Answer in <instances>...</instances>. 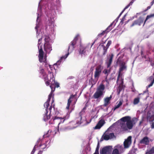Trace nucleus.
<instances>
[{"label":"nucleus","mask_w":154,"mask_h":154,"mask_svg":"<svg viewBox=\"0 0 154 154\" xmlns=\"http://www.w3.org/2000/svg\"><path fill=\"white\" fill-rule=\"evenodd\" d=\"M154 83V78L153 79L151 83L149 85H148L147 86H146V88H147L146 90L147 91H148V88H149L150 87L152 86V85Z\"/></svg>","instance_id":"nucleus-37"},{"label":"nucleus","mask_w":154,"mask_h":154,"mask_svg":"<svg viewBox=\"0 0 154 154\" xmlns=\"http://www.w3.org/2000/svg\"><path fill=\"white\" fill-rule=\"evenodd\" d=\"M151 7V6H148L147 8V9H146L144 11H146L147 10H149V9Z\"/></svg>","instance_id":"nucleus-50"},{"label":"nucleus","mask_w":154,"mask_h":154,"mask_svg":"<svg viewBox=\"0 0 154 154\" xmlns=\"http://www.w3.org/2000/svg\"><path fill=\"white\" fill-rule=\"evenodd\" d=\"M130 20H131V19L128 20L127 21H126L125 24L127 23Z\"/></svg>","instance_id":"nucleus-57"},{"label":"nucleus","mask_w":154,"mask_h":154,"mask_svg":"<svg viewBox=\"0 0 154 154\" xmlns=\"http://www.w3.org/2000/svg\"><path fill=\"white\" fill-rule=\"evenodd\" d=\"M121 147V146L118 145L115 146L112 154H121V152L119 151V149Z\"/></svg>","instance_id":"nucleus-18"},{"label":"nucleus","mask_w":154,"mask_h":154,"mask_svg":"<svg viewBox=\"0 0 154 154\" xmlns=\"http://www.w3.org/2000/svg\"><path fill=\"white\" fill-rule=\"evenodd\" d=\"M107 32H106V31L105 30L104 31H103L101 33L97 35V37L98 38L101 37L103 35H104Z\"/></svg>","instance_id":"nucleus-36"},{"label":"nucleus","mask_w":154,"mask_h":154,"mask_svg":"<svg viewBox=\"0 0 154 154\" xmlns=\"http://www.w3.org/2000/svg\"><path fill=\"white\" fill-rule=\"evenodd\" d=\"M131 137L129 136L127 139L125 140L124 142V145L125 148H128L131 145Z\"/></svg>","instance_id":"nucleus-10"},{"label":"nucleus","mask_w":154,"mask_h":154,"mask_svg":"<svg viewBox=\"0 0 154 154\" xmlns=\"http://www.w3.org/2000/svg\"><path fill=\"white\" fill-rule=\"evenodd\" d=\"M51 131V130H49L47 133L43 135V137L45 138L49 137L50 135V133Z\"/></svg>","instance_id":"nucleus-32"},{"label":"nucleus","mask_w":154,"mask_h":154,"mask_svg":"<svg viewBox=\"0 0 154 154\" xmlns=\"http://www.w3.org/2000/svg\"><path fill=\"white\" fill-rule=\"evenodd\" d=\"M44 52L43 50L42 47L41 46L39 50V54L38 55L39 60L40 63L43 62L46 63H47L46 60L47 56L46 55H45L44 58Z\"/></svg>","instance_id":"nucleus-3"},{"label":"nucleus","mask_w":154,"mask_h":154,"mask_svg":"<svg viewBox=\"0 0 154 154\" xmlns=\"http://www.w3.org/2000/svg\"><path fill=\"white\" fill-rule=\"evenodd\" d=\"M153 153H154V146L152 147L150 149H147L145 154H153Z\"/></svg>","instance_id":"nucleus-25"},{"label":"nucleus","mask_w":154,"mask_h":154,"mask_svg":"<svg viewBox=\"0 0 154 154\" xmlns=\"http://www.w3.org/2000/svg\"><path fill=\"white\" fill-rule=\"evenodd\" d=\"M97 148H99V143L98 142V144L97 145Z\"/></svg>","instance_id":"nucleus-53"},{"label":"nucleus","mask_w":154,"mask_h":154,"mask_svg":"<svg viewBox=\"0 0 154 154\" xmlns=\"http://www.w3.org/2000/svg\"><path fill=\"white\" fill-rule=\"evenodd\" d=\"M143 18L142 17H140L138 19L134 21L130 26L132 27L136 25L140 26L142 23H143Z\"/></svg>","instance_id":"nucleus-8"},{"label":"nucleus","mask_w":154,"mask_h":154,"mask_svg":"<svg viewBox=\"0 0 154 154\" xmlns=\"http://www.w3.org/2000/svg\"><path fill=\"white\" fill-rule=\"evenodd\" d=\"M122 102L120 101L119 103L116 105L114 108H112V110L114 111L116 109L119 108L120 106L122 105Z\"/></svg>","instance_id":"nucleus-27"},{"label":"nucleus","mask_w":154,"mask_h":154,"mask_svg":"<svg viewBox=\"0 0 154 154\" xmlns=\"http://www.w3.org/2000/svg\"><path fill=\"white\" fill-rule=\"evenodd\" d=\"M87 47L86 46H83L80 45L79 50V53L81 56L85 55L87 51L86 49Z\"/></svg>","instance_id":"nucleus-11"},{"label":"nucleus","mask_w":154,"mask_h":154,"mask_svg":"<svg viewBox=\"0 0 154 154\" xmlns=\"http://www.w3.org/2000/svg\"><path fill=\"white\" fill-rule=\"evenodd\" d=\"M148 119H149V122L154 121V113L151 116H148Z\"/></svg>","instance_id":"nucleus-31"},{"label":"nucleus","mask_w":154,"mask_h":154,"mask_svg":"<svg viewBox=\"0 0 154 154\" xmlns=\"http://www.w3.org/2000/svg\"><path fill=\"white\" fill-rule=\"evenodd\" d=\"M46 146V145L45 144H43L42 145H41L40 146L41 149H44L45 148Z\"/></svg>","instance_id":"nucleus-44"},{"label":"nucleus","mask_w":154,"mask_h":154,"mask_svg":"<svg viewBox=\"0 0 154 154\" xmlns=\"http://www.w3.org/2000/svg\"><path fill=\"white\" fill-rule=\"evenodd\" d=\"M40 73L42 75V78L43 79L46 86H48L50 85V82H51V80L52 79V83L54 85H55V87L57 88L59 87V83L55 81V78H54V74L53 73H50L49 74L50 77V79H49L48 75L46 74L43 69H42L41 70Z\"/></svg>","instance_id":"nucleus-1"},{"label":"nucleus","mask_w":154,"mask_h":154,"mask_svg":"<svg viewBox=\"0 0 154 154\" xmlns=\"http://www.w3.org/2000/svg\"><path fill=\"white\" fill-rule=\"evenodd\" d=\"M44 40L45 41V43L44 44H50L49 43V42L50 41V38L47 35H45Z\"/></svg>","instance_id":"nucleus-26"},{"label":"nucleus","mask_w":154,"mask_h":154,"mask_svg":"<svg viewBox=\"0 0 154 154\" xmlns=\"http://www.w3.org/2000/svg\"><path fill=\"white\" fill-rule=\"evenodd\" d=\"M103 69V67L101 65H99L96 67L94 74V77L95 79L98 80Z\"/></svg>","instance_id":"nucleus-4"},{"label":"nucleus","mask_w":154,"mask_h":154,"mask_svg":"<svg viewBox=\"0 0 154 154\" xmlns=\"http://www.w3.org/2000/svg\"><path fill=\"white\" fill-rule=\"evenodd\" d=\"M105 88V86L103 84H100L97 88L96 92L93 95L94 98L95 99H98L103 96V91Z\"/></svg>","instance_id":"nucleus-2"},{"label":"nucleus","mask_w":154,"mask_h":154,"mask_svg":"<svg viewBox=\"0 0 154 154\" xmlns=\"http://www.w3.org/2000/svg\"><path fill=\"white\" fill-rule=\"evenodd\" d=\"M49 123H51V121H50V122H49Z\"/></svg>","instance_id":"nucleus-64"},{"label":"nucleus","mask_w":154,"mask_h":154,"mask_svg":"<svg viewBox=\"0 0 154 154\" xmlns=\"http://www.w3.org/2000/svg\"><path fill=\"white\" fill-rule=\"evenodd\" d=\"M54 97H53L52 99V105L53 103L54 102Z\"/></svg>","instance_id":"nucleus-52"},{"label":"nucleus","mask_w":154,"mask_h":154,"mask_svg":"<svg viewBox=\"0 0 154 154\" xmlns=\"http://www.w3.org/2000/svg\"><path fill=\"white\" fill-rule=\"evenodd\" d=\"M101 46L103 47V55H104L106 54L108 48L103 45H102Z\"/></svg>","instance_id":"nucleus-29"},{"label":"nucleus","mask_w":154,"mask_h":154,"mask_svg":"<svg viewBox=\"0 0 154 154\" xmlns=\"http://www.w3.org/2000/svg\"><path fill=\"white\" fill-rule=\"evenodd\" d=\"M44 49L46 54H50L52 50L51 45L50 44H44Z\"/></svg>","instance_id":"nucleus-9"},{"label":"nucleus","mask_w":154,"mask_h":154,"mask_svg":"<svg viewBox=\"0 0 154 154\" xmlns=\"http://www.w3.org/2000/svg\"><path fill=\"white\" fill-rule=\"evenodd\" d=\"M70 123H73V122H71Z\"/></svg>","instance_id":"nucleus-63"},{"label":"nucleus","mask_w":154,"mask_h":154,"mask_svg":"<svg viewBox=\"0 0 154 154\" xmlns=\"http://www.w3.org/2000/svg\"><path fill=\"white\" fill-rule=\"evenodd\" d=\"M68 54H69V53H68L67 54H66L65 56L61 57V59H62L63 58L66 59L67 57Z\"/></svg>","instance_id":"nucleus-47"},{"label":"nucleus","mask_w":154,"mask_h":154,"mask_svg":"<svg viewBox=\"0 0 154 154\" xmlns=\"http://www.w3.org/2000/svg\"><path fill=\"white\" fill-rule=\"evenodd\" d=\"M114 136V134L112 133H110L109 134H104L103 135L102 137L104 140H109V139L113 138Z\"/></svg>","instance_id":"nucleus-14"},{"label":"nucleus","mask_w":154,"mask_h":154,"mask_svg":"<svg viewBox=\"0 0 154 154\" xmlns=\"http://www.w3.org/2000/svg\"><path fill=\"white\" fill-rule=\"evenodd\" d=\"M50 87L51 88V92L52 93L55 91V87L54 86V85L53 84H52V82L51 83H50Z\"/></svg>","instance_id":"nucleus-33"},{"label":"nucleus","mask_w":154,"mask_h":154,"mask_svg":"<svg viewBox=\"0 0 154 154\" xmlns=\"http://www.w3.org/2000/svg\"><path fill=\"white\" fill-rule=\"evenodd\" d=\"M77 123L78 124H81V122H79V123H77Z\"/></svg>","instance_id":"nucleus-62"},{"label":"nucleus","mask_w":154,"mask_h":154,"mask_svg":"<svg viewBox=\"0 0 154 154\" xmlns=\"http://www.w3.org/2000/svg\"><path fill=\"white\" fill-rule=\"evenodd\" d=\"M112 42L111 41H109L108 42V43L106 45V47H107L108 48H109V46L111 44Z\"/></svg>","instance_id":"nucleus-43"},{"label":"nucleus","mask_w":154,"mask_h":154,"mask_svg":"<svg viewBox=\"0 0 154 154\" xmlns=\"http://www.w3.org/2000/svg\"><path fill=\"white\" fill-rule=\"evenodd\" d=\"M95 42V41L92 44V45H91V47L93 46V45H94V44Z\"/></svg>","instance_id":"nucleus-55"},{"label":"nucleus","mask_w":154,"mask_h":154,"mask_svg":"<svg viewBox=\"0 0 154 154\" xmlns=\"http://www.w3.org/2000/svg\"><path fill=\"white\" fill-rule=\"evenodd\" d=\"M42 152L41 151H40L38 153V154H42Z\"/></svg>","instance_id":"nucleus-54"},{"label":"nucleus","mask_w":154,"mask_h":154,"mask_svg":"<svg viewBox=\"0 0 154 154\" xmlns=\"http://www.w3.org/2000/svg\"><path fill=\"white\" fill-rule=\"evenodd\" d=\"M126 68L127 66L126 65V63L125 62H121L120 65L118 75L117 79V82H118L119 80L121 72L123 70L126 69Z\"/></svg>","instance_id":"nucleus-7"},{"label":"nucleus","mask_w":154,"mask_h":154,"mask_svg":"<svg viewBox=\"0 0 154 154\" xmlns=\"http://www.w3.org/2000/svg\"><path fill=\"white\" fill-rule=\"evenodd\" d=\"M133 3H132V2H130V3H129V4L127 6H126L125 8H124V9L121 12V13L119 15V16H118V17L116 18V19L115 20V21H114V22L116 21V22H117L118 20H119V18L120 17V16H121V15L122 14V13L124 12V11L125 10V9H127V8H128L131 5H132V4Z\"/></svg>","instance_id":"nucleus-22"},{"label":"nucleus","mask_w":154,"mask_h":154,"mask_svg":"<svg viewBox=\"0 0 154 154\" xmlns=\"http://www.w3.org/2000/svg\"><path fill=\"white\" fill-rule=\"evenodd\" d=\"M154 17V13L153 14H151L150 15H148L146 16V20H145L143 24V26H144L145 23L146 21L149 19Z\"/></svg>","instance_id":"nucleus-28"},{"label":"nucleus","mask_w":154,"mask_h":154,"mask_svg":"<svg viewBox=\"0 0 154 154\" xmlns=\"http://www.w3.org/2000/svg\"><path fill=\"white\" fill-rule=\"evenodd\" d=\"M48 110H45V112L43 116V120L45 121H47L49 119H50L51 115L50 113L49 115H48Z\"/></svg>","instance_id":"nucleus-23"},{"label":"nucleus","mask_w":154,"mask_h":154,"mask_svg":"<svg viewBox=\"0 0 154 154\" xmlns=\"http://www.w3.org/2000/svg\"><path fill=\"white\" fill-rule=\"evenodd\" d=\"M103 72L105 74H107V76L108 75L109 73L110 72V70H108L107 69H105L103 71Z\"/></svg>","instance_id":"nucleus-39"},{"label":"nucleus","mask_w":154,"mask_h":154,"mask_svg":"<svg viewBox=\"0 0 154 154\" xmlns=\"http://www.w3.org/2000/svg\"><path fill=\"white\" fill-rule=\"evenodd\" d=\"M42 38H40L38 40V48H39V45L41 43H40V41H41L42 40Z\"/></svg>","instance_id":"nucleus-49"},{"label":"nucleus","mask_w":154,"mask_h":154,"mask_svg":"<svg viewBox=\"0 0 154 154\" xmlns=\"http://www.w3.org/2000/svg\"><path fill=\"white\" fill-rule=\"evenodd\" d=\"M121 120L123 122H126L128 128H131L133 122L131 120V117L130 116H126L123 117L121 119Z\"/></svg>","instance_id":"nucleus-6"},{"label":"nucleus","mask_w":154,"mask_h":154,"mask_svg":"<svg viewBox=\"0 0 154 154\" xmlns=\"http://www.w3.org/2000/svg\"><path fill=\"white\" fill-rule=\"evenodd\" d=\"M141 123H142V122H141H141H140V125L141 124Z\"/></svg>","instance_id":"nucleus-60"},{"label":"nucleus","mask_w":154,"mask_h":154,"mask_svg":"<svg viewBox=\"0 0 154 154\" xmlns=\"http://www.w3.org/2000/svg\"><path fill=\"white\" fill-rule=\"evenodd\" d=\"M99 148H96L95 152L93 154H99Z\"/></svg>","instance_id":"nucleus-45"},{"label":"nucleus","mask_w":154,"mask_h":154,"mask_svg":"<svg viewBox=\"0 0 154 154\" xmlns=\"http://www.w3.org/2000/svg\"><path fill=\"white\" fill-rule=\"evenodd\" d=\"M125 16H126V14H125L124 16L122 18V20H121V21L120 22V23L121 24H122L123 23V22L125 20Z\"/></svg>","instance_id":"nucleus-41"},{"label":"nucleus","mask_w":154,"mask_h":154,"mask_svg":"<svg viewBox=\"0 0 154 154\" xmlns=\"http://www.w3.org/2000/svg\"><path fill=\"white\" fill-rule=\"evenodd\" d=\"M140 102V98L137 97L134 99L133 101V104L134 105H136L139 103Z\"/></svg>","instance_id":"nucleus-30"},{"label":"nucleus","mask_w":154,"mask_h":154,"mask_svg":"<svg viewBox=\"0 0 154 154\" xmlns=\"http://www.w3.org/2000/svg\"><path fill=\"white\" fill-rule=\"evenodd\" d=\"M109 56V57L107 58V61L106 62L107 67L108 68L112 64L113 58L114 57V55L113 54H112Z\"/></svg>","instance_id":"nucleus-17"},{"label":"nucleus","mask_w":154,"mask_h":154,"mask_svg":"<svg viewBox=\"0 0 154 154\" xmlns=\"http://www.w3.org/2000/svg\"><path fill=\"white\" fill-rule=\"evenodd\" d=\"M140 143L141 144H143L145 145L149 144V140L148 137L146 136L144 137L142 139L140 140Z\"/></svg>","instance_id":"nucleus-15"},{"label":"nucleus","mask_w":154,"mask_h":154,"mask_svg":"<svg viewBox=\"0 0 154 154\" xmlns=\"http://www.w3.org/2000/svg\"><path fill=\"white\" fill-rule=\"evenodd\" d=\"M52 106H53V107L54 108V104L51 105L49 107V108H48V110L50 111V113H51V110L52 109Z\"/></svg>","instance_id":"nucleus-42"},{"label":"nucleus","mask_w":154,"mask_h":154,"mask_svg":"<svg viewBox=\"0 0 154 154\" xmlns=\"http://www.w3.org/2000/svg\"><path fill=\"white\" fill-rule=\"evenodd\" d=\"M122 89L123 87L122 86L120 85L119 86L117 90L118 94H120V92L122 91Z\"/></svg>","instance_id":"nucleus-35"},{"label":"nucleus","mask_w":154,"mask_h":154,"mask_svg":"<svg viewBox=\"0 0 154 154\" xmlns=\"http://www.w3.org/2000/svg\"><path fill=\"white\" fill-rule=\"evenodd\" d=\"M49 103L46 101L44 104V106L46 108L45 110H48V108L49 107Z\"/></svg>","instance_id":"nucleus-34"},{"label":"nucleus","mask_w":154,"mask_h":154,"mask_svg":"<svg viewBox=\"0 0 154 154\" xmlns=\"http://www.w3.org/2000/svg\"><path fill=\"white\" fill-rule=\"evenodd\" d=\"M110 151V146H106L100 151V154H108Z\"/></svg>","instance_id":"nucleus-12"},{"label":"nucleus","mask_w":154,"mask_h":154,"mask_svg":"<svg viewBox=\"0 0 154 154\" xmlns=\"http://www.w3.org/2000/svg\"><path fill=\"white\" fill-rule=\"evenodd\" d=\"M105 123V122L104 120H100L96 125L94 127V128L96 129H100L101 127Z\"/></svg>","instance_id":"nucleus-19"},{"label":"nucleus","mask_w":154,"mask_h":154,"mask_svg":"<svg viewBox=\"0 0 154 154\" xmlns=\"http://www.w3.org/2000/svg\"><path fill=\"white\" fill-rule=\"evenodd\" d=\"M136 0H132L131 2H132V3H133L134 2V1H135Z\"/></svg>","instance_id":"nucleus-58"},{"label":"nucleus","mask_w":154,"mask_h":154,"mask_svg":"<svg viewBox=\"0 0 154 154\" xmlns=\"http://www.w3.org/2000/svg\"><path fill=\"white\" fill-rule=\"evenodd\" d=\"M120 127L122 129L123 131H126L128 130V129H131L133 127V124H132V126L131 128H128L127 125V124L125 122H122L120 124Z\"/></svg>","instance_id":"nucleus-13"},{"label":"nucleus","mask_w":154,"mask_h":154,"mask_svg":"<svg viewBox=\"0 0 154 154\" xmlns=\"http://www.w3.org/2000/svg\"><path fill=\"white\" fill-rule=\"evenodd\" d=\"M34 151H35V150H34V148L33 149V150H32V152H34Z\"/></svg>","instance_id":"nucleus-59"},{"label":"nucleus","mask_w":154,"mask_h":154,"mask_svg":"<svg viewBox=\"0 0 154 154\" xmlns=\"http://www.w3.org/2000/svg\"><path fill=\"white\" fill-rule=\"evenodd\" d=\"M75 97V95H73V94L70 95V97H69V98L68 99V102L67 105L66 107V109H69V106L70 104L71 103L72 101V99H73Z\"/></svg>","instance_id":"nucleus-21"},{"label":"nucleus","mask_w":154,"mask_h":154,"mask_svg":"<svg viewBox=\"0 0 154 154\" xmlns=\"http://www.w3.org/2000/svg\"><path fill=\"white\" fill-rule=\"evenodd\" d=\"M68 117L67 116V117L66 116L64 117L63 118H62L61 117H59L57 116H55L54 118H52L51 120L52 119L53 121H54L55 120L57 119H60L61 122H59L58 124V127L59 128V125L60 124V123H63L67 119H68Z\"/></svg>","instance_id":"nucleus-16"},{"label":"nucleus","mask_w":154,"mask_h":154,"mask_svg":"<svg viewBox=\"0 0 154 154\" xmlns=\"http://www.w3.org/2000/svg\"><path fill=\"white\" fill-rule=\"evenodd\" d=\"M52 93L51 92L48 95V99L47 100V102H48L49 103V102L50 101L51 98L52 97Z\"/></svg>","instance_id":"nucleus-40"},{"label":"nucleus","mask_w":154,"mask_h":154,"mask_svg":"<svg viewBox=\"0 0 154 154\" xmlns=\"http://www.w3.org/2000/svg\"><path fill=\"white\" fill-rule=\"evenodd\" d=\"M112 98V95L109 97H106L104 99V103L103 106H107L110 103V100Z\"/></svg>","instance_id":"nucleus-20"},{"label":"nucleus","mask_w":154,"mask_h":154,"mask_svg":"<svg viewBox=\"0 0 154 154\" xmlns=\"http://www.w3.org/2000/svg\"><path fill=\"white\" fill-rule=\"evenodd\" d=\"M154 65V63H152V64H151V65H152H152Z\"/></svg>","instance_id":"nucleus-61"},{"label":"nucleus","mask_w":154,"mask_h":154,"mask_svg":"<svg viewBox=\"0 0 154 154\" xmlns=\"http://www.w3.org/2000/svg\"><path fill=\"white\" fill-rule=\"evenodd\" d=\"M73 78H74V77H73L72 76H71V77H69V79H73Z\"/></svg>","instance_id":"nucleus-56"},{"label":"nucleus","mask_w":154,"mask_h":154,"mask_svg":"<svg viewBox=\"0 0 154 154\" xmlns=\"http://www.w3.org/2000/svg\"><path fill=\"white\" fill-rule=\"evenodd\" d=\"M79 35L78 34L74 38V39L72 41L70 44H69L68 50H71V51L73 50L75 48V46L76 44L77 41L79 38Z\"/></svg>","instance_id":"nucleus-5"},{"label":"nucleus","mask_w":154,"mask_h":154,"mask_svg":"<svg viewBox=\"0 0 154 154\" xmlns=\"http://www.w3.org/2000/svg\"><path fill=\"white\" fill-rule=\"evenodd\" d=\"M154 78V76H151L149 77V81H152L153 79Z\"/></svg>","instance_id":"nucleus-46"},{"label":"nucleus","mask_w":154,"mask_h":154,"mask_svg":"<svg viewBox=\"0 0 154 154\" xmlns=\"http://www.w3.org/2000/svg\"><path fill=\"white\" fill-rule=\"evenodd\" d=\"M151 126L152 129L154 128V122H152V123H151Z\"/></svg>","instance_id":"nucleus-48"},{"label":"nucleus","mask_w":154,"mask_h":154,"mask_svg":"<svg viewBox=\"0 0 154 154\" xmlns=\"http://www.w3.org/2000/svg\"><path fill=\"white\" fill-rule=\"evenodd\" d=\"M154 83V78L153 79L151 83L149 85H148L147 86H146V88H147L146 90L147 91H148V88H149L150 87L152 86V85Z\"/></svg>","instance_id":"nucleus-38"},{"label":"nucleus","mask_w":154,"mask_h":154,"mask_svg":"<svg viewBox=\"0 0 154 154\" xmlns=\"http://www.w3.org/2000/svg\"><path fill=\"white\" fill-rule=\"evenodd\" d=\"M114 23V21L112 22L109 26L105 30L107 33L109 32L116 25V23L113 26V24Z\"/></svg>","instance_id":"nucleus-24"},{"label":"nucleus","mask_w":154,"mask_h":154,"mask_svg":"<svg viewBox=\"0 0 154 154\" xmlns=\"http://www.w3.org/2000/svg\"><path fill=\"white\" fill-rule=\"evenodd\" d=\"M154 4V0H153V1L151 2V6L152 5Z\"/></svg>","instance_id":"nucleus-51"}]
</instances>
